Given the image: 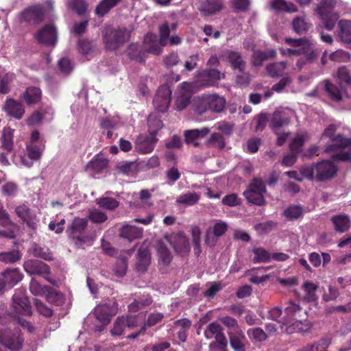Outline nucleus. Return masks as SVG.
Segmentation results:
<instances>
[{"instance_id":"nucleus-1","label":"nucleus","mask_w":351,"mask_h":351,"mask_svg":"<svg viewBox=\"0 0 351 351\" xmlns=\"http://www.w3.org/2000/svg\"><path fill=\"white\" fill-rule=\"evenodd\" d=\"M285 43L293 48L287 49L289 56H297L300 58L296 62V66L301 70L306 64L314 62L319 55L314 43L306 37L292 38L286 37Z\"/></svg>"},{"instance_id":"nucleus-2","label":"nucleus","mask_w":351,"mask_h":351,"mask_svg":"<svg viewBox=\"0 0 351 351\" xmlns=\"http://www.w3.org/2000/svg\"><path fill=\"white\" fill-rule=\"evenodd\" d=\"M300 173L309 180L326 182L335 178L337 173V167L329 160H322L308 166L302 167Z\"/></svg>"},{"instance_id":"nucleus-3","label":"nucleus","mask_w":351,"mask_h":351,"mask_svg":"<svg viewBox=\"0 0 351 351\" xmlns=\"http://www.w3.org/2000/svg\"><path fill=\"white\" fill-rule=\"evenodd\" d=\"M88 219L75 217L66 229L68 238L77 248H83L85 244L91 241V237L87 231Z\"/></svg>"},{"instance_id":"nucleus-4","label":"nucleus","mask_w":351,"mask_h":351,"mask_svg":"<svg viewBox=\"0 0 351 351\" xmlns=\"http://www.w3.org/2000/svg\"><path fill=\"white\" fill-rule=\"evenodd\" d=\"M337 1L335 0H323L317 8V12L324 27L327 30H332L339 14L335 11Z\"/></svg>"},{"instance_id":"nucleus-5","label":"nucleus","mask_w":351,"mask_h":351,"mask_svg":"<svg viewBox=\"0 0 351 351\" xmlns=\"http://www.w3.org/2000/svg\"><path fill=\"white\" fill-rule=\"evenodd\" d=\"M130 36L131 32L125 27L108 28L104 34L103 41L106 49L114 51L128 41Z\"/></svg>"},{"instance_id":"nucleus-6","label":"nucleus","mask_w":351,"mask_h":351,"mask_svg":"<svg viewBox=\"0 0 351 351\" xmlns=\"http://www.w3.org/2000/svg\"><path fill=\"white\" fill-rule=\"evenodd\" d=\"M226 105V99L218 95H204L195 104V111L199 114L210 110L215 112H221Z\"/></svg>"},{"instance_id":"nucleus-7","label":"nucleus","mask_w":351,"mask_h":351,"mask_svg":"<svg viewBox=\"0 0 351 351\" xmlns=\"http://www.w3.org/2000/svg\"><path fill=\"white\" fill-rule=\"evenodd\" d=\"M225 75L215 68H206L198 70L195 75L193 86L197 88L213 87L218 85V82L224 78Z\"/></svg>"},{"instance_id":"nucleus-8","label":"nucleus","mask_w":351,"mask_h":351,"mask_svg":"<svg viewBox=\"0 0 351 351\" xmlns=\"http://www.w3.org/2000/svg\"><path fill=\"white\" fill-rule=\"evenodd\" d=\"M266 186L260 178H254L247 189L243 192V195L248 202L262 206L266 204L263 195L266 193Z\"/></svg>"},{"instance_id":"nucleus-9","label":"nucleus","mask_w":351,"mask_h":351,"mask_svg":"<svg viewBox=\"0 0 351 351\" xmlns=\"http://www.w3.org/2000/svg\"><path fill=\"white\" fill-rule=\"evenodd\" d=\"M222 326L217 322L210 323L204 330V337L210 339L215 336V341L210 344V348H218L221 351H227L228 341L223 332Z\"/></svg>"},{"instance_id":"nucleus-10","label":"nucleus","mask_w":351,"mask_h":351,"mask_svg":"<svg viewBox=\"0 0 351 351\" xmlns=\"http://www.w3.org/2000/svg\"><path fill=\"white\" fill-rule=\"evenodd\" d=\"M157 126L156 130L149 129V135H139L136 140L135 149L138 153L141 154H149L152 152L158 141V138L156 137L158 130L162 128V123L160 120L156 121Z\"/></svg>"},{"instance_id":"nucleus-11","label":"nucleus","mask_w":351,"mask_h":351,"mask_svg":"<svg viewBox=\"0 0 351 351\" xmlns=\"http://www.w3.org/2000/svg\"><path fill=\"white\" fill-rule=\"evenodd\" d=\"M45 13V10L42 5H33L21 11L19 15V19L21 22L37 25L43 21Z\"/></svg>"},{"instance_id":"nucleus-12","label":"nucleus","mask_w":351,"mask_h":351,"mask_svg":"<svg viewBox=\"0 0 351 351\" xmlns=\"http://www.w3.org/2000/svg\"><path fill=\"white\" fill-rule=\"evenodd\" d=\"M0 343L10 351H21L23 346L24 339L21 330L15 328L14 330L5 332Z\"/></svg>"},{"instance_id":"nucleus-13","label":"nucleus","mask_w":351,"mask_h":351,"mask_svg":"<svg viewBox=\"0 0 351 351\" xmlns=\"http://www.w3.org/2000/svg\"><path fill=\"white\" fill-rule=\"evenodd\" d=\"M171 90L167 85L160 86L153 99L155 108L161 112H165L170 104Z\"/></svg>"},{"instance_id":"nucleus-14","label":"nucleus","mask_w":351,"mask_h":351,"mask_svg":"<svg viewBox=\"0 0 351 351\" xmlns=\"http://www.w3.org/2000/svg\"><path fill=\"white\" fill-rule=\"evenodd\" d=\"M23 267L25 271L29 275L40 276L51 282L47 278V276L50 274L51 269L46 263L38 260L29 259L24 262Z\"/></svg>"},{"instance_id":"nucleus-15","label":"nucleus","mask_w":351,"mask_h":351,"mask_svg":"<svg viewBox=\"0 0 351 351\" xmlns=\"http://www.w3.org/2000/svg\"><path fill=\"white\" fill-rule=\"evenodd\" d=\"M230 347L234 351H246L250 343L242 330L228 332Z\"/></svg>"},{"instance_id":"nucleus-16","label":"nucleus","mask_w":351,"mask_h":351,"mask_svg":"<svg viewBox=\"0 0 351 351\" xmlns=\"http://www.w3.org/2000/svg\"><path fill=\"white\" fill-rule=\"evenodd\" d=\"M36 39L42 44L54 45L57 41V30L51 24L45 25L36 34Z\"/></svg>"},{"instance_id":"nucleus-17","label":"nucleus","mask_w":351,"mask_h":351,"mask_svg":"<svg viewBox=\"0 0 351 351\" xmlns=\"http://www.w3.org/2000/svg\"><path fill=\"white\" fill-rule=\"evenodd\" d=\"M3 110L8 116L19 120L21 119L25 114V108L22 103L11 97L5 99Z\"/></svg>"},{"instance_id":"nucleus-18","label":"nucleus","mask_w":351,"mask_h":351,"mask_svg":"<svg viewBox=\"0 0 351 351\" xmlns=\"http://www.w3.org/2000/svg\"><path fill=\"white\" fill-rule=\"evenodd\" d=\"M170 243L178 254H186L190 251L189 239L183 232L171 236Z\"/></svg>"},{"instance_id":"nucleus-19","label":"nucleus","mask_w":351,"mask_h":351,"mask_svg":"<svg viewBox=\"0 0 351 351\" xmlns=\"http://www.w3.org/2000/svg\"><path fill=\"white\" fill-rule=\"evenodd\" d=\"M151 263V253L147 247H139L136 254V269L138 271L145 272Z\"/></svg>"},{"instance_id":"nucleus-20","label":"nucleus","mask_w":351,"mask_h":351,"mask_svg":"<svg viewBox=\"0 0 351 351\" xmlns=\"http://www.w3.org/2000/svg\"><path fill=\"white\" fill-rule=\"evenodd\" d=\"M12 300V306L16 313L21 315H32V306L27 297H21L14 295Z\"/></svg>"},{"instance_id":"nucleus-21","label":"nucleus","mask_w":351,"mask_h":351,"mask_svg":"<svg viewBox=\"0 0 351 351\" xmlns=\"http://www.w3.org/2000/svg\"><path fill=\"white\" fill-rule=\"evenodd\" d=\"M334 230L336 232L344 233L348 232L351 226V220L350 217L345 213L334 215L331 217Z\"/></svg>"},{"instance_id":"nucleus-22","label":"nucleus","mask_w":351,"mask_h":351,"mask_svg":"<svg viewBox=\"0 0 351 351\" xmlns=\"http://www.w3.org/2000/svg\"><path fill=\"white\" fill-rule=\"evenodd\" d=\"M227 62L231 68L236 71H243L246 68V62L241 53L237 51L227 50L225 53Z\"/></svg>"},{"instance_id":"nucleus-23","label":"nucleus","mask_w":351,"mask_h":351,"mask_svg":"<svg viewBox=\"0 0 351 351\" xmlns=\"http://www.w3.org/2000/svg\"><path fill=\"white\" fill-rule=\"evenodd\" d=\"M331 144L325 148L326 153L336 152L339 149H346L351 147V138H347L341 134H337L331 141Z\"/></svg>"},{"instance_id":"nucleus-24","label":"nucleus","mask_w":351,"mask_h":351,"mask_svg":"<svg viewBox=\"0 0 351 351\" xmlns=\"http://www.w3.org/2000/svg\"><path fill=\"white\" fill-rule=\"evenodd\" d=\"M276 56V51L274 49L266 51L256 50L252 55V64L256 67L261 66L265 61L275 58Z\"/></svg>"},{"instance_id":"nucleus-25","label":"nucleus","mask_w":351,"mask_h":351,"mask_svg":"<svg viewBox=\"0 0 351 351\" xmlns=\"http://www.w3.org/2000/svg\"><path fill=\"white\" fill-rule=\"evenodd\" d=\"M21 97L28 106L36 104L42 99V90L36 86H29L23 93Z\"/></svg>"},{"instance_id":"nucleus-26","label":"nucleus","mask_w":351,"mask_h":351,"mask_svg":"<svg viewBox=\"0 0 351 351\" xmlns=\"http://www.w3.org/2000/svg\"><path fill=\"white\" fill-rule=\"evenodd\" d=\"M14 131L10 127H4L2 130V135L0 138L1 147L7 153H11L13 150Z\"/></svg>"},{"instance_id":"nucleus-27","label":"nucleus","mask_w":351,"mask_h":351,"mask_svg":"<svg viewBox=\"0 0 351 351\" xmlns=\"http://www.w3.org/2000/svg\"><path fill=\"white\" fill-rule=\"evenodd\" d=\"M223 3L220 0H206L201 4L199 11L204 15L210 16L220 12Z\"/></svg>"},{"instance_id":"nucleus-28","label":"nucleus","mask_w":351,"mask_h":351,"mask_svg":"<svg viewBox=\"0 0 351 351\" xmlns=\"http://www.w3.org/2000/svg\"><path fill=\"white\" fill-rule=\"evenodd\" d=\"M119 235L129 241L140 239L143 235V229L134 226L127 225L120 230Z\"/></svg>"},{"instance_id":"nucleus-29","label":"nucleus","mask_w":351,"mask_h":351,"mask_svg":"<svg viewBox=\"0 0 351 351\" xmlns=\"http://www.w3.org/2000/svg\"><path fill=\"white\" fill-rule=\"evenodd\" d=\"M2 276L9 287H13L23 279V274L17 268L5 269Z\"/></svg>"},{"instance_id":"nucleus-30","label":"nucleus","mask_w":351,"mask_h":351,"mask_svg":"<svg viewBox=\"0 0 351 351\" xmlns=\"http://www.w3.org/2000/svg\"><path fill=\"white\" fill-rule=\"evenodd\" d=\"M338 36L343 43L351 42V21L340 20L338 23Z\"/></svg>"},{"instance_id":"nucleus-31","label":"nucleus","mask_w":351,"mask_h":351,"mask_svg":"<svg viewBox=\"0 0 351 351\" xmlns=\"http://www.w3.org/2000/svg\"><path fill=\"white\" fill-rule=\"evenodd\" d=\"M210 132V129L207 127H204L200 129H193L185 130L184 136L185 138L186 143H191L199 138H204Z\"/></svg>"},{"instance_id":"nucleus-32","label":"nucleus","mask_w":351,"mask_h":351,"mask_svg":"<svg viewBox=\"0 0 351 351\" xmlns=\"http://www.w3.org/2000/svg\"><path fill=\"white\" fill-rule=\"evenodd\" d=\"M289 119L285 112L276 110L273 113L270 125L273 130H277L283 125L289 124Z\"/></svg>"},{"instance_id":"nucleus-33","label":"nucleus","mask_w":351,"mask_h":351,"mask_svg":"<svg viewBox=\"0 0 351 351\" xmlns=\"http://www.w3.org/2000/svg\"><path fill=\"white\" fill-rule=\"evenodd\" d=\"M273 10L278 12L284 11L293 13L298 11L297 6L291 2H287L285 0H272L270 3Z\"/></svg>"},{"instance_id":"nucleus-34","label":"nucleus","mask_w":351,"mask_h":351,"mask_svg":"<svg viewBox=\"0 0 351 351\" xmlns=\"http://www.w3.org/2000/svg\"><path fill=\"white\" fill-rule=\"evenodd\" d=\"M108 160L106 158L95 155L87 164L86 169L96 173H100L108 167Z\"/></svg>"},{"instance_id":"nucleus-35","label":"nucleus","mask_w":351,"mask_h":351,"mask_svg":"<svg viewBox=\"0 0 351 351\" xmlns=\"http://www.w3.org/2000/svg\"><path fill=\"white\" fill-rule=\"evenodd\" d=\"M31 251L32 255L36 258H39L48 261L53 260V253L48 247H41L36 243H34L32 245Z\"/></svg>"},{"instance_id":"nucleus-36","label":"nucleus","mask_w":351,"mask_h":351,"mask_svg":"<svg viewBox=\"0 0 351 351\" xmlns=\"http://www.w3.org/2000/svg\"><path fill=\"white\" fill-rule=\"evenodd\" d=\"M46 300L53 305L61 306L64 301V297L59 291L51 287H48L45 293Z\"/></svg>"},{"instance_id":"nucleus-37","label":"nucleus","mask_w":351,"mask_h":351,"mask_svg":"<svg viewBox=\"0 0 351 351\" xmlns=\"http://www.w3.org/2000/svg\"><path fill=\"white\" fill-rule=\"evenodd\" d=\"M122 0H102L96 7L95 12L99 17H103L112 8L118 5Z\"/></svg>"},{"instance_id":"nucleus-38","label":"nucleus","mask_w":351,"mask_h":351,"mask_svg":"<svg viewBox=\"0 0 351 351\" xmlns=\"http://www.w3.org/2000/svg\"><path fill=\"white\" fill-rule=\"evenodd\" d=\"M311 327L312 324L308 321H306L305 322L295 321L290 325L287 324L285 332L289 335L295 332H303L308 331Z\"/></svg>"},{"instance_id":"nucleus-39","label":"nucleus","mask_w":351,"mask_h":351,"mask_svg":"<svg viewBox=\"0 0 351 351\" xmlns=\"http://www.w3.org/2000/svg\"><path fill=\"white\" fill-rule=\"evenodd\" d=\"M157 253L160 264L169 265L172 261V256L169 250L162 242H159L157 245Z\"/></svg>"},{"instance_id":"nucleus-40","label":"nucleus","mask_w":351,"mask_h":351,"mask_svg":"<svg viewBox=\"0 0 351 351\" xmlns=\"http://www.w3.org/2000/svg\"><path fill=\"white\" fill-rule=\"evenodd\" d=\"M286 68L287 62L281 61L269 64L267 65L265 69L270 77H278L283 74Z\"/></svg>"},{"instance_id":"nucleus-41","label":"nucleus","mask_w":351,"mask_h":351,"mask_svg":"<svg viewBox=\"0 0 351 351\" xmlns=\"http://www.w3.org/2000/svg\"><path fill=\"white\" fill-rule=\"evenodd\" d=\"M303 215L304 208L301 205H290L283 212V215L289 221L301 218Z\"/></svg>"},{"instance_id":"nucleus-42","label":"nucleus","mask_w":351,"mask_h":351,"mask_svg":"<svg viewBox=\"0 0 351 351\" xmlns=\"http://www.w3.org/2000/svg\"><path fill=\"white\" fill-rule=\"evenodd\" d=\"M323 83L324 84L325 91L332 100L340 101L342 99L341 91L337 86L332 84L328 80H325Z\"/></svg>"},{"instance_id":"nucleus-43","label":"nucleus","mask_w":351,"mask_h":351,"mask_svg":"<svg viewBox=\"0 0 351 351\" xmlns=\"http://www.w3.org/2000/svg\"><path fill=\"white\" fill-rule=\"evenodd\" d=\"M128 56L130 59L139 62L145 60L144 49L134 43L130 44L128 47Z\"/></svg>"},{"instance_id":"nucleus-44","label":"nucleus","mask_w":351,"mask_h":351,"mask_svg":"<svg viewBox=\"0 0 351 351\" xmlns=\"http://www.w3.org/2000/svg\"><path fill=\"white\" fill-rule=\"evenodd\" d=\"M291 25L293 31L300 35L306 33L311 27V23H307L304 18L300 16L295 17Z\"/></svg>"},{"instance_id":"nucleus-45","label":"nucleus","mask_w":351,"mask_h":351,"mask_svg":"<svg viewBox=\"0 0 351 351\" xmlns=\"http://www.w3.org/2000/svg\"><path fill=\"white\" fill-rule=\"evenodd\" d=\"M22 254L19 250H13L9 252L0 253V261L5 264H13L19 261Z\"/></svg>"},{"instance_id":"nucleus-46","label":"nucleus","mask_w":351,"mask_h":351,"mask_svg":"<svg viewBox=\"0 0 351 351\" xmlns=\"http://www.w3.org/2000/svg\"><path fill=\"white\" fill-rule=\"evenodd\" d=\"M200 196L195 192L186 193L178 197L176 202L186 206H193L198 202Z\"/></svg>"},{"instance_id":"nucleus-47","label":"nucleus","mask_w":351,"mask_h":351,"mask_svg":"<svg viewBox=\"0 0 351 351\" xmlns=\"http://www.w3.org/2000/svg\"><path fill=\"white\" fill-rule=\"evenodd\" d=\"M252 252L254 254L252 258L254 263H268L271 260V254L263 247H255Z\"/></svg>"},{"instance_id":"nucleus-48","label":"nucleus","mask_w":351,"mask_h":351,"mask_svg":"<svg viewBox=\"0 0 351 351\" xmlns=\"http://www.w3.org/2000/svg\"><path fill=\"white\" fill-rule=\"evenodd\" d=\"M14 78L15 75L12 73H6L0 77V94L6 95L10 93Z\"/></svg>"},{"instance_id":"nucleus-49","label":"nucleus","mask_w":351,"mask_h":351,"mask_svg":"<svg viewBox=\"0 0 351 351\" xmlns=\"http://www.w3.org/2000/svg\"><path fill=\"white\" fill-rule=\"evenodd\" d=\"M247 334L254 342H263L267 339V334L260 327L249 328Z\"/></svg>"},{"instance_id":"nucleus-50","label":"nucleus","mask_w":351,"mask_h":351,"mask_svg":"<svg viewBox=\"0 0 351 351\" xmlns=\"http://www.w3.org/2000/svg\"><path fill=\"white\" fill-rule=\"evenodd\" d=\"M96 204L102 208L114 210L119 206V202L113 197H104L97 198Z\"/></svg>"},{"instance_id":"nucleus-51","label":"nucleus","mask_w":351,"mask_h":351,"mask_svg":"<svg viewBox=\"0 0 351 351\" xmlns=\"http://www.w3.org/2000/svg\"><path fill=\"white\" fill-rule=\"evenodd\" d=\"M97 319L103 324H107L110 320V309L108 305L98 306L95 310Z\"/></svg>"},{"instance_id":"nucleus-52","label":"nucleus","mask_w":351,"mask_h":351,"mask_svg":"<svg viewBox=\"0 0 351 351\" xmlns=\"http://www.w3.org/2000/svg\"><path fill=\"white\" fill-rule=\"evenodd\" d=\"M337 77L339 85L342 88L343 86L351 85V75L346 67L342 66L338 69L337 71Z\"/></svg>"},{"instance_id":"nucleus-53","label":"nucleus","mask_w":351,"mask_h":351,"mask_svg":"<svg viewBox=\"0 0 351 351\" xmlns=\"http://www.w3.org/2000/svg\"><path fill=\"white\" fill-rule=\"evenodd\" d=\"M303 289L306 292L305 300L308 302L315 301L317 299L316 295V291L317 290V285L312 282L306 281L303 285Z\"/></svg>"},{"instance_id":"nucleus-54","label":"nucleus","mask_w":351,"mask_h":351,"mask_svg":"<svg viewBox=\"0 0 351 351\" xmlns=\"http://www.w3.org/2000/svg\"><path fill=\"white\" fill-rule=\"evenodd\" d=\"M206 145L215 146L219 149H223L226 145L223 135L219 132L213 133L210 138L207 140Z\"/></svg>"},{"instance_id":"nucleus-55","label":"nucleus","mask_w":351,"mask_h":351,"mask_svg":"<svg viewBox=\"0 0 351 351\" xmlns=\"http://www.w3.org/2000/svg\"><path fill=\"white\" fill-rule=\"evenodd\" d=\"M68 7L81 16L86 13L88 5L85 0H69Z\"/></svg>"},{"instance_id":"nucleus-56","label":"nucleus","mask_w":351,"mask_h":351,"mask_svg":"<svg viewBox=\"0 0 351 351\" xmlns=\"http://www.w3.org/2000/svg\"><path fill=\"white\" fill-rule=\"evenodd\" d=\"M95 45L93 40H89L86 38L80 39L77 42V49L83 55H87L94 51Z\"/></svg>"},{"instance_id":"nucleus-57","label":"nucleus","mask_w":351,"mask_h":351,"mask_svg":"<svg viewBox=\"0 0 351 351\" xmlns=\"http://www.w3.org/2000/svg\"><path fill=\"white\" fill-rule=\"evenodd\" d=\"M282 308L280 307H274L268 311L267 318L281 324V328H282L283 326H287V319H285V317H282Z\"/></svg>"},{"instance_id":"nucleus-58","label":"nucleus","mask_w":351,"mask_h":351,"mask_svg":"<svg viewBox=\"0 0 351 351\" xmlns=\"http://www.w3.org/2000/svg\"><path fill=\"white\" fill-rule=\"evenodd\" d=\"M302 310L300 306L293 302H289L288 306L285 309L286 315L285 319H287V325L289 322L296 316V314Z\"/></svg>"},{"instance_id":"nucleus-59","label":"nucleus","mask_w":351,"mask_h":351,"mask_svg":"<svg viewBox=\"0 0 351 351\" xmlns=\"http://www.w3.org/2000/svg\"><path fill=\"white\" fill-rule=\"evenodd\" d=\"M49 286L41 285L36 279L32 278L29 284V290L34 295H44Z\"/></svg>"},{"instance_id":"nucleus-60","label":"nucleus","mask_w":351,"mask_h":351,"mask_svg":"<svg viewBox=\"0 0 351 351\" xmlns=\"http://www.w3.org/2000/svg\"><path fill=\"white\" fill-rule=\"evenodd\" d=\"M125 328L124 316L118 317L114 322L112 328L110 330V334L114 337L121 336Z\"/></svg>"},{"instance_id":"nucleus-61","label":"nucleus","mask_w":351,"mask_h":351,"mask_svg":"<svg viewBox=\"0 0 351 351\" xmlns=\"http://www.w3.org/2000/svg\"><path fill=\"white\" fill-rule=\"evenodd\" d=\"M232 8L236 13L247 12L251 3L250 0H232Z\"/></svg>"},{"instance_id":"nucleus-62","label":"nucleus","mask_w":351,"mask_h":351,"mask_svg":"<svg viewBox=\"0 0 351 351\" xmlns=\"http://www.w3.org/2000/svg\"><path fill=\"white\" fill-rule=\"evenodd\" d=\"M159 29V43L161 46H165L167 45V40L169 37L170 29L167 22L160 25Z\"/></svg>"},{"instance_id":"nucleus-63","label":"nucleus","mask_w":351,"mask_h":351,"mask_svg":"<svg viewBox=\"0 0 351 351\" xmlns=\"http://www.w3.org/2000/svg\"><path fill=\"white\" fill-rule=\"evenodd\" d=\"M88 217L95 223H102L108 219L106 214L98 210L90 211Z\"/></svg>"},{"instance_id":"nucleus-64","label":"nucleus","mask_w":351,"mask_h":351,"mask_svg":"<svg viewBox=\"0 0 351 351\" xmlns=\"http://www.w3.org/2000/svg\"><path fill=\"white\" fill-rule=\"evenodd\" d=\"M304 144V138L302 136H297L295 137L289 145L291 152L297 155L302 152V148Z\"/></svg>"}]
</instances>
